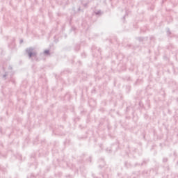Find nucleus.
<instances>
[{"instance_id":"obj_1","label":"nucleus","mask_w":178,"mask_h":178,"mask_svg":"<svg viewBox=\"0 0 178 178\" xmlns=\"http://www.w3.org/2000/svg\"><path fill=\"white\" fill-rule=\"evenodd\" d=\"M44 54H49V51L46 50V51H44Z\"/></svg>"}]
</instances>
